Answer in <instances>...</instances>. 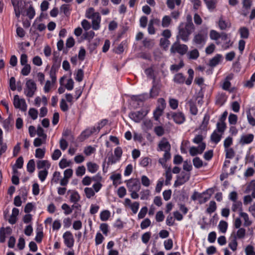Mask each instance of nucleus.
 Listing matches in <instances>:
<instances>
[{
  "mask_svg": "<svg viewBox=\"0 0 255 255\" xmlns=\"http://www.w3.org/2000/svg\"><path fill=\"white\" fill-rule=\"evenodd\" d=\"M188 50V46L183 44H180L179 42H174L171 48L170 51L172 53H177L181 55H184L187 53Z\"/></svg>",
  "mask_w": 255,
  "mask_h": 255,
  "instance_id": "20e7f679",
  "label": "nucleus"
},
{
  "mask_svg": "<svg viewBox=\"0 0 255 255\" xmlns=\"http://www.w3.org/2000/svg\"><path fill=\"white\" fill-rule=\"evenodd\" d=\"M250 110L251 109H249L247 112L248 121L251 125L252 126H255V119L252 115Z\"/></svg>",
  "mask_w": 255,
  "mask_h": 255,
  "instance_id": "6e6d98bb",
  "label": "nucleus"
},
{
  "mask_svg": "<svg viewBox=\"0 0 255 255\" xmlns=\"http://www.w3.org/2000/svg\"><path fill=\"white\" fill-rule=\"evenodd\" d=\"M218 25L221 30H225L227 27H229L230 26V24L227 22L225 20H223L222 17L219 19Z\"/></svg>",
  "mask_w": 255,
  "mask_h": 255,
  "instance_id": "09e8293b",
  "label": "nucleus"
},
{
  "mask_svg": "<svg viewBox=\"0 0 255 255\" xmlns=\"http://www.w3.org/2000/svg\"><path fill=\"white\" fill-rule=\"evenodd\" d=\"M188 58L190 59H197L199 56V52L197 49L190 51L187 53Z\"/></svg>",
  "mask_w": 255,
  "mask_h": 255,
  "instance_id": "2f4dec72",
  "label": "nucleus"
},
{
  "mask_svg": "<svg viewBox=\"0 0 255 255\" xmlns=\"http://www.w3.org/2000/svg\"><path fill=\"white\" fill-rule=\"evenodd\" d=\"M208 38L207 28H203L195 34L193 41L199 47L202 48L205 44Z\"/></svg>",
  "mask_w": 255,
  "mask_h": 255,
  "instance_id": "7ed1b4c3",
  "label": "nucleus"
},
{
  "mask_svg": "<svg viewBox=\"0 0 255 255\" xmlns=\"http://www.w3.org/2000/svg\"><path fill=\"white\" fill-rule=\"evenodd\" d=\"M242 206V203L240 201L233 202L232 210L235 212L239 211L240 213L243 210Z\"/></svg>",
  "mask_w": 255,
  "mask_h": 255,
  "instance_id": "a878e982",
  "label": "nucleus"
},
{
  "mask_svg": "<svg viewBox=\"0 0 255 255\" xmlns=\"http://www.w3.org/2000/svg\"><path fill=\"white\" fill-rule=\"evenodd\" d=\"M60 107L61 110L63 112H67L69 110V107L68 104L66 103V101L62 99H61L60 103Z\"/></svg>",
  "mask_w": 255,
  "mask_h": 255,
  "instance_id": "680f3d73",
  "label": "nucleus"
},
{
  "mask_svg": "<svg viewBox=\"0 0 255 255\" xmlns=\"http://www.w3.org/2000/svg\"><path fill=\"white\" fill-rule=\"evenodd\" d=\"M181 3V0H167L166 1L167 6L170 9H173L175 8V4L179 6Z\"/></svg>",
  "mask_w": 255,
  "mask_h": 255,
  "instance_id": "c85d7f7f",
  "label": "nucleus"
},
{
  "mask_svg": "<svg viewBox=\"0 0 255 255\" xmlns=\"http://www.w3.org/2000/svg\"><path fill=\"white\" fill-rule=\"evenodd\" d=\"M184 66L183 60H181L178 64H173L171 65L170 69L172 72H177Z\"/></svg>",
  "mask_w": 255,
  "mask_h": 255,
  "instance_id": "c9c22d12",
  "label": "nucleus"
},
{
  "mask_svg": "<svg viewBox=\"0 0 255 255\" xmlns=\"http://www.w3.org/2000/svg\"><path fill=\"white\" fill-rule=\"evenodd\" d=\"M246 234V230L244 228H240L236 234V235L234 236L236 237V239H243Z\"/></svg>",
  "mask_w": 255,
  "mask_h": 255,
  "instance_id": "052dcab7",
  "label": "nucleus"
},
{
  "mask_svg": "<svg viewBox=\"0 0 255 255\" xmlns=\"http://www.w3.org/2000/svg\"><path fill=\"white\" fill-rule=\"evenodd\" d=\"M254 135L252 134H247L241 136L240 143L242 145L248 144L251 143L254 140Z\"/></svg>",
  "mask_w": 255,
  "mask_h": 255,
  "instance_id": "2eb2a0df",
  "label": "nucleus"
},
{
  "mask_svg": "<svg viewBox=\"0 0 255 255\" xmlns=\"http://www.w3.org/2000/svg\"><path fill=\"white\" fill-rule=\"evenodd\" d=\"M193 163L196 168H200L203 165V161L199 157H196L193 158Z\"/></svg>",
  "mask_w": 255,
  "mask_h": 255,
  "instance_id": "a18cd8bd",
  "label": "nucleus"
},
{
  "mask_svg": "<svg viewBox=\"0 0 255 255\" xmlns=\"http://www.w3.org/2000/svg\"><path fill=\"white\" fill-rule=\"evenodd\" d=\"M37 168L39 169L45 168L48 170L51 165L49 161L46 160H37L36 162Z\"/></svg>",
  "mask_w": 255,
  "mask_h": 255,
  "instance_id": "412c9836",
  "label": "nucleus"
},
{
  "mask_svg": "<svg viewBox=\"0 0 255 255\" xmlns=\"http://www.w3.org/2000/svg\"><path fill=\"white\" fill-rule=\"evenodd\" d=\"M61 208L62 210H64V214L66 215H69L72 212V209L67 204L64 203L62 206Z\"/></svg>",
  "mask_w": 255,
  "mask_h": 255,
  "instance_id": "bf43d9fd",
  "label": "nucleus"
},
{
  "mask_svg": "<svg viewBox=\"0 0 255 255\" xmlns=\"http://www.w3.org/2000/svg\"><path fill=\"white\" fill-rule=\"evenodd\" d=\"M165 176H166L165 184L166 185H167L169 184H170V182L171 180L172 179V177L171 172V168L170 167L168 168L166 170V173H165Z\"/></svg>",
  "mask_w": 255,
  "mask_h": 255,
  "instance_id": "864d4df0",
  "label": "nucleus"
},
{
  "mask_svg": "<svg viewBox=\"0 0 255 255\" xmlns=\"http://www.w3.org/2000/svg\"><path fill=\"white\" fill-rule=\"evenodd\" d=\"M70 163V161H67L66 159L62 158L59 162V165L61 168L64 169L68 166H69Z\"/></svg>",
  "mask_w": 255,
  "mask_h": 255,
  "instance_id": "e2e57ef3",
  "label": "nucleus"
},
{
  "mask_svg": "<svg viewBox=\"0 0 255 255\" xmlns=\"http://www.w3.org/2000/svg\"><path fill=\"white\" fill-rule=\"evenodd\" d=\"M151 237V233L150 232H147L145 233H144L141 237V240L142 242L146 244L150 238Z\"/></svg>",
  "mask_w": 255,
  "mask_h": 255,
  "instance_id": "0e129e2a",
  "label": "nucleus"
},
{
  "mask_svg": "<svg viewBox=\"0 0 255 255\" xmlns=\"http://www.w3.org/2000/svg\"><path fill=\"white\" fill-rule=\"evenodd\" d=\"M111 215V213L109 210H104L100 214V219L102 221H107Z\"/></svg>",
  "mask_w": 255,
  "mask_h": 255,
  "instance_id": "58836bf2",
  "label": "nucleus"
},
{
  "mask_svg": "<svg viewBox=\"0 0 255 255\" xmlns=\"http://www.w3.org/2000/svg\"><path fill=\"white\" fill-rule=\"evenodd\" d=\"M237 246L238 243L237 241L236 237L234 236L229 244V247L233 251H236L237 249Z\"/></svg>",
  "mask_w": 255,
  "mask_h": 255,
  "instance_id": "ea45409f",
  "label": "nucleus"
},
{
  "mask_svg": "<svg viewBox=\"0 0 255 255\" xmlns=\"http://www.w3.org/2000/svg\"><path fill=\"white\" fill-rule=\"evenodd\" d=\"M99 13V12H95V9L93 7H90L86 10V16L88 18H92L96 16V14Z\"/></svg>",
  "mask_w": 255,
  "mask_h": 255,
  "instance_id": "4c0bfd02",
  "label": "nucleus"
},
{
  "mask_svg": "<svg viewBox=\"0 0 255 255\" xmlns=\"http://www.w3.org/2000/svg\"><path fill=\"white\" fill-rule=\"evenodd\" d=\"M60 10L61 12H63L66 16L68 17L71 14L72 8L70 4H63L60 6Z\"/></svg>",
  "mask_w": 255,
  "mask_h": 255,
  "instance_id": "4be33fe9",
  "label": "nucleus"
},
{
  "mask_svg": "<svg viewBox=\"0 0 255 255\" xmlns=\"http://www.w3.org/2000/svg\"><path fill=\"white\" fill-rule=\"evenodd\" d=\"M64 244L68 248H72L74 244V239L72 233L66 231L63 235Z\"/></svg>",
  "mask_w": 255,
  "mask_h": 255,
  "instance_id": "6e6552de",
  "label": "nucleus"
},
{
  "mask_svg": "<svg viewBox=\"0 0 255 255\" xmlns=\"http://www.w3.org/2000/svg\"><path fill=\"white\" fill-rule=\"evenodd\" d=\"M245 252L246 255H255V252L254 251V247L252 245H248L246 249Z\"/></svg>",
  "mask_w": 255,
  "mask_h": 255,
  "instance_id": "774afa93",
  "label": "nucleus"
},
{
  "mask_svg": "<svg viewBox=\"0 0 255 255\" xmlns=\"http://www.w3.org/2000/svg\"><path fill=\"white\" fill-rule=\"evenodd\" d=\"M171 116L174 122L178 125L183 124L186 120L185 116L182 112H171Z\"/></svg>",
  "mask_w": 255,
  "mask_h": 255,
  "instance_id": "9d476101",
  "label": "nucleus"
},
{
  "mask_svg": "<svg viewBox=\"0 0 255 255\" xmlns=\"http://www.w3.org/2000/svg\"><path fill=\"white\" fill-rule=\"evenodd\" d=\"M171 19L169 16L165 15L162 20V26L163 27H167L170 24Z\"/></svg>",
  "mask_w": 255,
  "mask_h": 255,
  "instance_id": "de8ad7c7",
  "label": "nucleus"
},
{
  "mask_svg": "<svg viewBox=\"0 0 255 255\" xmlns=\"http://www.w3.org/2000/svg\"><path fill=\"white\" fill-rule=\"evenodd\" d=\"M13 105L15 108L19 109L22 111L26 110L27 106L24 99H20L18 95L14 96Z\"/></svg>",
  "mask_w": 255,
  "mask_h": 255,
  "instance_id": "1a4fd4ad",
  "label": "nucleus"
},
{
  "mask_svg": "<svg viewBox=\"0 0 255 255\" xmlns=\"http://www.w3.org/2000/svg\"><path fill=\"white\" fill-rule=\"evenodd\" d=\"M187 73L188 74V77L186 80H185V77L182 73H178L174 75L173 81L179 84H182L185 83L187 85H190L192 84L194 78V72L192 69H189Z\"/></svg>",
  "mask_w": 255,
  "mask_h": 255,
  "instance_id": "f03ea898",
  "label": "nucleus"
},
{
  "mask_svg": "<svg viewBox=\"0 0 255 255\" xmlns=\"http://www.w3.org/2000/svg\"><path fill=\"white\" fill-rule=\"evenodd\" d=\"M96 16L92 18V28L94 30H97L100 28V22L101 20V17L100 15V13L96 14Z\"/></svg>",
  "mask_w": 255,
  "mask_h": 255,
  "instance_id": "a211bd4d",
  "label": "nucleus"
},
{
  "mask_svg": "<svg viewBox=\"0 0 255 255\" xmlns=\"http://www.w3.org/2000/svg\"><path fill=\"white\" fill-rule=\"evenodd\" d=\"M210 116L208 114H206L204 117L203 120L200 126V128L203 130H205L209 124Z\"/></svg>",
  "mask_w": 255,
  "mask_h": 255,
  "instance_id": "72a5a7b5",
  "label": "nucleus"
},
{
  "mask_svg": "<svg viewBox=\"0 0 255 255\" xmlns=\"http://www.w3.org/2000/svg\"><path fill=\"white\" fill-rule=\"evenodd\" d=\"M227 99V96L225 93H219L216 97V104L219 106H223Z\"/></svg>",
  "mask_w": 255,
  "mask_h": 255,
  "instance_id": "dca6fc26",
  "label": "nucleus"
},
{
  "mask_svg": "<svg viewBox=\"0 0 255 255\" xmlns=\"http://www.w3.org/2000/svg\"><path fill=\"white\" fill-rule=\"evenodd\" d=\"M158 148L160 151H167L170 150L171 146L169 142L165 139L163 138L158 144ZM159 150V149H158Z\"/></svg>",
  "mask_w": 255,
  "mask_h": 255,
  "instance_id": "f3484780",
  "label": "nucleus"
},
{
  "mask_svg": "<svg viewBox=\"0 0 255 255\" xmlns=\"http://www.w3.org/2000/svg\"><path fill=\"white\" fill-rule=\"evenodd\" d=\"M218 228L220 232L225 233L227 230L228 223L226 221H221L218 225Z\"/></svg>",
  "mask_w": 255,
  "mask_h": 255,
  "instance_id": "37998d69",
  "label": "nucleus"
},
{
  "mask_svg": "<svg viewBox=\"0 0 255 255\" xmlns=\"http://www.w3.org/2000/svg\"><path fill=\"white\" fill-rule=\"evenodd\" d=\"M27 170L28 172L32 173L35 169V163L34 159H30L27 164Z\"/></svg>",
  "mask_w": 255,
  "mask_h": 255,
  "instance_id": "f704fd0d",
  "label": "nucleus"
},
{
  "mask_svg": "<svg viewBox=\"0 0 255 255\" xmlns=\"http://www.w3.org/2000/svg\"><path fill=\"white\" fill-rule=\"evenodd\" d=\"M97 131V129L95 127H93L91 128L86 129L85 130L82 131L81 136L84 139L88 138L93 133Z\"/></svg>",
  "mask_w": 255,
  "mask_h": 255,
  "instance_id": "aec40b11",
  "label": "nucleus"
},
{
  "mask_svg": "<svg viewBox=\"0 0 255 255\" xmlns=\"http://www.w3.org/2000/svg\"><path fill=\"white\" fill-rule=\"evenodd\" d=\"M204 1L209 10H213L216 8L217 0H204Z\"/></svg>",
  "mask_w": 255,
  "mask_h": 255,
  "instance_id": "c756f323",
  "label": "nucleus"
},
{
  "mask_svg": "<svg viewBox=\"0 0 255 255\" xmlns=\"http://www.w3.org/2000/svg\"><path fill=\"white\" fill-rule=\"evenodd\" d=\"M86 196L87 198H91L95 195V192L92 188L86 187L84 189Z\"/></svg>",
  "mask_w": 255,
  "mask_h": 255,
  "instance_id": "5fc2aeb1",
  "label": "nucleus"
},
{
  "mask_svg": "<svg viewBox=\"0 0 255 255\" xmlns=\"http://www.w3.org/2000/svg\"><path fill=\"white\" fill-rule=\"evenodd\" d=\"M68 192L71 193L70 198L71 202H78L80 200V196L77 191L69 190Z\"/></svg>",
  "mask_w": 255,
  "mask_h": 255,
  "instance_id": "b1692460",
  "label": "nucleus"
},
{
  "mask_svg": "<svg viewBox=\"0 0 255 255\" xmlns=\"http://www.w3.org/2000/svg\"><path fill=\"white\" fill-rule=\"evenodd\" d=\"M130 98L132 101L137 102V105L139 106L140 103H143L149 98V96L148 94L143 93L138 95H132Z\"/></svg>",
  "mask_w": 255,
  "mask_h": 255,
  "instance_id": "4468645a",
  "label": "nucleus"
},
{
  "mask_svg": "<svg viewBox=\"0 0 255 255\" xmlns=\"http://www.w3.org/2000/svg\"><path fill=\"white\" fill-rule=\"evenodd\" d=\"M31 71V67L29 64L24 65V67L21 70V73L23 76L28 75Z\"/></svg>",
  "mask_w": 255,
  "mask_h": 255,
  "instance_id": "13d9d810",
  "label": "nucleus"
},
{
  "mask_svg": "<svg viewBox=\"0 0 255 255\" xmlns=\"http://www.w3.org/2000/svg\"><path fill=\"white\" fill-rule=\"evenodd\" d=\"M222 59V55L219 54H217L210 60L209 62V65L211 67H214L221 62Z\"/></svg>",
  "mask_w": 255,
  "mask_h": 255,
  "instance_id": "6ab92c4d",
  "label": "nucleus"
},
{
  "mask_svg": "<svg viewBox=\"0 0 255 255\" xmlns=\"http://www.w3.org/2000/svg\"><path fill=\"white\" fill-rule=\"evenodd\" d=\"M226 151V158H233L235 156V152L232 148H225Z\"/></svg>",
  "mask_w": 255,
  "mask_h": 255,
  "instance_id": "603ef678",
  "label": "nucleus"
},
{
  "mask_svg": "<svg viewBox=\"0 0 255 255\" xmlns=\"http://www.w3.org/2000/svg\"><path fill=\"white\" fill-rule=\"evenodd\" d=\"M160 91V88L157 85H154L150 89V94L149 95V98H153L157 97Z\"/></svg>",
  "mask_w": 255,
  "mask_h": 255,
  "instance_id": "bb28decb",
  "label": "nucleus"
},
{
  "mask_svg": "<svg viewBox=\"0 0 255 255\" xmlns=\"http://www.w3.org/2000/svg\"><path fill=\"white\" fill-rule=\"evenodd\" d=\"M148 112L147 110L141 109L139 111L129 113L128 116L135 122L139 123L147 115Z\"/></svg>",
  "mask_w": 255,
  "mask_h": 255,
  "instance_id": "39448f33",
  "label": "nucleus"
},
{
  "mask_svg": "<svg viewBox=\"0 0 255 255\" xmlns=\"http://www.w3.org/2000/svg\"><path fill=\"white\" fill-rule=\"evenodd\" d=\"M213 190L212 189H209L206 191L200 193L198 195V202L200 204L206 203L211 197Z\"/></svg>",
  "mask_w": 255,
  "mask_h": 255,
  "instance_id": "ddd939ff",
  "label": "nucleus"
},
{
  "mask_svg": "<svg viewBox=\"0 0 255 255\" xmlns=\"http://www.w3.org/2000/svg\"><path fill=\"white\" fill-rule=\"evenodd\" d=\"M143 45L147 48H151L154 45V42L152 40L145 39L143 41Z\"/></svg>",
  "mask_w": 255,
  "mask_h": 255,
  "instance_id": "4d7b16f0",
  "label": "nucleus"
},
{
  "mask_svg": "<svg viewBox=\"0 0 255 255\" xmlns=\"http://www.w3.org/2000/svg\"><path fill=\"white\" fill-rule=\"evenodd\" d=\"M88 170L92 173L97 172L99 169V166L95 163L89 162L87 163Z\"/></svg>",
  "mask_w": 255,
  "mask_h": 255,
  "instance_id": "cd10ccee",
  "label": "nucleus"
},
{
  "mask_svg": "<svg viewBox=\"0 0 255 255\" xmlns=\"http://www.w3.org/2000/svg\"><path fill=\"white\" fill-rule=\"evenodd\" d=\"M45 153V150L44 148H37L35 150V156L37 158L42 159L44 157Z\"/></svg>",
  "mask_w": 255,
  "mask_h": 255,
  "instance_id": "49530a36",
  "label": "nucleus"
},
{
  "mask_svg": "<svg viewBox=\"0 0 255 255\" xmlns=\"http://www.w3.org/2000/svg\"><path fill=\"white\" fill-rule=\"evenodd\" d=\"M242 5L243 9L248 10H249L253 4L252 0H243Z\"/></svg>",
  "mask_w": 255,
  "mask_h": 255,
  "instance_id": "c03bdc74",
  "label": "nucleus"
},
{
  "mask_svg": "<svg viewBox=\"0 0 255 255\" xmlns=\"http://www.w3.org/2000/svg\"><path fill=\"white\" fill-rule=\"evenodd\" d=\"M210 38L212 40H217L220 37V33L215 30H211L210 32Z\"/></svg>",
  "mask_w": 255,
  "mask_h": 255,
  "instance_id": "3c124183",
  "label": "nucleus"
},
{
  "mask_svg": "<svg viewBox=\"0 0 255 255\" xmlns=\"http://www.w3.org/2000/svg\"><path fill=\"white\" fill-rule=\"evenodd\" d=\"M222 134H218L217 132V130H215L213 131V132L211 134L210 139L212 142H214L215 144H217L221 139L222 137Z\"/></svg>",
  "mask_w": 255,
  "mask_h": 255,
  "instance_id": "5701e85b",
  "label": "nucleus"
},
{
  "mask_svg": "<svg viewBox=\"0 0 255 255\" xmlns=\"http://www.w3.org/2000/svg\"><path fill=\"white\" fill-rule=\"evenodd\" d=\"M227 128L226 124L225 122H222L219 121L217 124V130L219 132L222 134L224 133Z\"/></svg>",
  "mask_w": 255,
  "mask_h": 255,
  "instance_id": "e433bc0d",
  "label": "nucleus"
},
{
  "mask_svg": "<svg viewBox=\"0 0 255 255\" xmlns=\"http://www.w3.org/2000/svg\"><path fill=\"white\" fill-rule=\"evenodd\" d=\"M241 37L244 39H247L249 36V31L246 27H241L239 29Z\"/></svg>",
  "mask_w": 255,
  "mask_h": 255,
  "instance_id": "473e14b6",
  "label": "nucleus"
},
{
  "mask_svg": "<svg viewBox=\"0 0 255 255\" xmlns=\"http://www.w3.org/2000/svg\"><path fill=\"white\" fill-rule=\"evenodd\" d=\"M28 114L33 120H36L38 116V111L34 108H31L28 111Z\"/></svg>",
  "mask_w": 255,
  "mask_h": 255,
  "instance_id": "338daca9",
  "label": "nucleus"
},
{
  "mask_svg": "<svg viewBox=\"0 0 255 255\" xmlns=\"http://www.w3.org/2000/svg\"><path fill=\"white\" fill-rule=\"evenodd\" d=\"M27 3L24 0H20L13 6L15 16L19 18L22 11L25 8Z\"/></svg>",
  "mask_w": 255,
  "mask_h": 255,
  "instance_id": "9b49d317",
  "label": "nucleus"
},
{
  "mask_svg": "<svg viewBox=\"0 0 255 255\" xmlns=\"http://www.w3.org/2000/svg\"><path fill=\"white\" fill-rule=\"evenodd\" d=\"M48 174V170L44 169L39 171L38 178L41 182H43L46 178Z\"/></svg>",
  "mask_w": 255,
  "mask_h": 255,
  "instance_id": "a19ab883",
  "label": "nucleus"
},
{
  "mask_svg": "<svg viewBox=\"0 0 255 255\" xmlns=\"http://www.w3.org/2000/svg\"><path fill=\"white\" fill-rule=\"evenodd\" d=\"M128 191H139L141 188L139 180L137 178H131L125 181Z\"/></svg>",
  "mask_w": 255,
  "mask_h": 255,
  "instance_id": "423d86ee",
  "label": "nucleus"
},
{
  "mask_svg": "<svg viewBox=\"0 0 255 255\" xmlns=\"http://www.w3.org/2000/svg\"><path fill=\"white\" fill-rule=\"evenodd\" d=\"M217 209L216 203L214 201H211L209 203V207L207 208L206 212L208 214H212Z\"/></svg>",
  "mask_w": 255,
  "mask_h": 255,
  "instance_id": "7c9ffc66",
  "label": "nucleus"
},
{
  "mask_svg": "<svg viewBox=\"0 0 255 255\" xmlns=\"http://www.w3.org/2000/svg\"><path fill=\"white\" fill-rule=\"evenodd\" d=\"M188 104L189 106L190 113L192 115H196L198 114V110L196 104L192 100L189 101Z\"/></svg>",
  "mask_w": 255,
  "mask_h": 255,
  "instance_id": "393cba45",
  "label": "nucleus"
},
{
  "mask_svg": "<svg viewBox=\"0 0 255 255\" xmlns=\"http://www.w3.org/2000/svg\"><path fill=\"white\" fill-rule=\"evenodd\" d=\"M178 29L177 38H180L183 41L187 42L189 39L190 35L194 31L195 27L185 25L184 22H181L178 26Z\"/></svg>",
  "mask_w": 255,
  "mask_h": 255,
  "instance_id": "f257e3e1",
  "label": "nucleus"
},
{
  "mask_svg": "<svg viewBox=\"0 0 255 255\" xmlns=\"http://www.w3.org/2000/svg\"><path fill=\"white\" fill-rule=\"evenodd\" d=\"M36 90V86L35 82L32 80H29L26 83V89L24 93L27 97L29 98L32 97Z\"/></svg>",
  "mask_w": 255,
  "mask_h": 255,
  "instance_id": "0eeeda50",
  "label": "nucleus"
},
{
  "mask_svg": "<svg viewBox=\"0 0 255 255\" xmlns=\"http://www.w3.org/2000/svg\"><path fill=\"white\" fill-rule=\"evenodd\" d=\"M240 216L244 220L245 226H247L251 224V222L249 220L248 215L246 213L243 212L242 211H241L240 213Z\"/></svg>",
  "mask_w": 255,
  "mask_h": 255,
  "instance_id": "8fccbe9b",
  "label": "nucleus"
},
{
  "mask_svg": "<svg viewBox=\"0 0 255 255\" xmlns=\"http://www.w3.org/2000/svg\"><path fill=\"white\" fill-rule=\"evenodd\" d=\"M206 144L205 142L200 144L198 147L192 146L189 149V153L192 156L202 154L206 148Z\"/></svg>",
  "mask_w": 255,
  "mask_h": 255,
  "instance_id": "f8f14e48",
  "label": "nucleus"
},
{
  "mask_svg": "<svg viewBox=\"0 0 255 255\" xmlns=\"http://www.w3.org/2000/svg\"><path fill=\"white\" fill-rule=\"evenodd\" d=\"M26 15L30 19H32L35 15V10L31 4H30L29 7L26 10Z\"/></svg>",
  "mask_w": 255,
  "mask_h": 255,
  "instance_id": "79ce46f5",
  "label": "nucleus"
},
{
  "mask_svg": "<svg viewBox=\"0 0 255 255\" xmlns=\"http://www.w3.org/2000/svg\"><path fill=\"white\" fill-rule=\"evenodd\" d=\"M169 104L170 107L173 110H175L178 108V101L176 99H170Z\"/></svg>",
  "mask_w": 255,
  "mask_h": 255,
  "instance_id": "69168bd1",
  "label": "nucleus"
}]
</instances>
